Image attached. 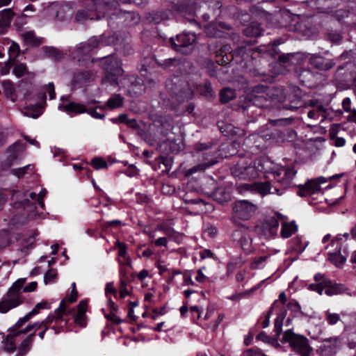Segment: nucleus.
<instances>
[{
	"instance_id": "obj_29",
	"label": "nucleus",
	"mask_w": 356,
	"mask_h": 356,
	"mask_svg": "<svg viewBox=\"0 0 356 356\" xmlns=\"http://www.w3.org/2000/svg\"><path fill=\"white\" fill-rule=\"evenodd\" d=\"M42 108L43 106L41 103H37L29 107L25 111L24 115L34 119L38 118L42 113Z\"/></svg>"
},
{
	"instance_id": "obj_64",
	"label": "nucleus",
	"mask_w": 356,
	"mask_h": 356,
	"mask_svg": "<svg viewBox=\"0 0 356 356\" xmlns=\"http://www.w3.org/2000/svg\"><path fill=\"white\" fill-rule=\"evenodd\" d=\"M200 256L202 259H204L207 258L214 257V254L213 252L208 249L204 250L200 252Z\"/></svg>"
},
{
	"instance_id": "obj_24",
	"label": "nucleus",
	"mask_w": 356,
	"mask_h": 356,
	"mask_svg": "<svg viewBox=\"0 0 356 356\" xmlns=\"http://www.w3.org/2000/svg\"><path fill=\"white\" fill-rule=\"evenodd\" d=\"M58 108L66 113L73 112L76 114L85 113L86 111V105L76 102H70L66 105L59 106Z\"/></svg>"
},
{
	"instance_id": "obj_25",
	"label": "nucleus",
	"mask_w": 356,
	"mask_h": 356,
	"mask_svg": "<svg viewBox=\"0 0 356 356\" xmlns=\"http://www.w3.org/2000/svg\"><path fill=\"white\" fill-rule=\"evenodd\" d=\"M108 72V74L102 79V84L106 90L111 91L118 86V79L117 77L118 74L113 72Z\"/></svg>"
},
{
	"instance_id": "obj_56",
	"label": "nucleus",
	"mask_w": 356,
	"mask_h": 356,
	"mask_svg": "<svg viewBox=\"0 0 356 356\" xmlns=\"http://www.w3.org/2000/svg\"><path fill=\"white\" fill-rule=\"evenodd\" d=\"M109 293H112V294H114V295H116L117 293V291L115 289V288L113 287V282H108L106 284V287H105V294L106 296L108 297V294Z\"/></svg>"
},
{
	"instance_id": "obj_22",
	"label": "nucleus",
	"mask_w": 356,
	"mask_h": 356,
	"mask_svg": "<svg viewBox=\"0 0 356 356\" xmlns=\"http://www.w3.org/2000/svg\"><path fill=\"white\" fill-rule=\"evenodd\" d=\"M115 247L118 249V256L123 259V261L120 259H118L119 264L120 265L129 266L131 264V259L127 254V245L120 241H116Z\"/></svg>"
},
{
	"instance_id": "obj_19",
	"label": "nucleus",
	"mask_w": 356,
	"mask_h": 356,
	"mask_svg": "<svg viewBox=\"0 0 356 356\" xmlns=\"http://www.w3.org/2000/svg\"><path fill=\"white\" fill-rule=\"evenodd\" d=\"M321 189L318 181L314 179L308 181L305 185L300 186L298 192L300 196H307L317 193Z\"/></svg>"
},
{
	"instance_id": "obj_43",
	"label": "nucleus",
	"mask_w": 356,
	"mask_h": 356,
	"mask_svg": "<svg viewBox=\"0 0 356 356\" xmlns=\"http://www.w3.org/2000/svg\"><path fill=\"white\" fill-rule=\"evenodd\" d=\"M293 248L298 252H302L305 248V244H302V240L301 237H296L291 240Z\"/></svg>"
},
{
	"instance_id": "obj_13",
	"label": "nucleus",
	"mask_w": 356,
	"mask_h": 356,
	"mask_svg": "<svg viewBox=\"0 0 356 356\" xmlns=\"http://www.w3.org/2000/svg\"><path fill=\"white\" fill-rule=\"evenodd\" d=\"M341 346V340L339 337H330L324 339L317 350V353L321 356H332L337 353Z\"/></svg>"
},
{
	"instance_id": "obj_3",
	"label": "nucleus",
	"mask_w": 356,
	"mask_h": 356,
	"mask_svg": "<svg viewBox=\"0 0 356 356\" xmlns=\"http://www.w3.org/2000/svg\"><path fill=\"white\" fill-rule=\"evenodd\" d=\"M118 2L115 0H92L91 5L86 10H79L76 14V21L83 22L85 20L99 19L111 14L112 10L117 9Z\"/></svg>"
},
{
	"instance_id": "obj_47",
	"label": "nucleus",
	"mask_w": 356,
	"mask_h": 356,
	"mask_svg": "<svg viewBox=\"0 0 356 356\" xmlns=\"http://www.w3.org/2000/svg\"><path fill=\"white\" fill-rule=\"evenodd\" d=\"M99 108V107L95 108H86V113L89 114L91 117L96 118V119H103L105 117L104 114L99 113L97 109Z\"/></svg>"
},
{
	"instance_id": "obj_35",
	"label": "nucleus",
	"mask_w": 356,
	"mask_h": 356,
	"mask_svg": "<svg viewBox=\"0 0 356 356\" xmlns=\"http://www.w3.org/2000/svg\"><path fill=\"white\" fill-rule=\"evenodd\" d=\"M245 170L246 165L241 163H237L231 168V172L233 176L239 179H244Z\"/></svg>"
},
{
	"instance_id": "obj_17",
	"label": "nucleus",
	"mask_w": 356,
	"mask_h": 356,
	"mask_svg": "<svg viewBox=\"0 0 356 356\" xmlns=\"http://www.w3.org/2000/svg\"><path fill=\"white\" fill-rule=\"evenodd\" d=\"M105 61L104 63V67L107 72H113L118 74L122 73V69L121 68V60L114 56H106L104 58Z\"/></svg>"
},
{
	"instance_id": "obj_37",
	"label": "nucleus",
	"mask_w": 356,
	"mask_h": 356,
	"mask_svg": "<svg viewBox=\"0 0 356 356\" xmlns=\"http://www.w3.org/2000/svg\"><path fill=\"white\" fill-rule=\"evenodd\" d=\"M30 319L29 318V316H26V314L24 317L20 318L17 321V323L10 328V332L11 333V334L15 336V332L19 331L22 329V327L24 325V324L26 323Z\"/></svg>"
},
{
	"instance_id": "obj_21",
	"label": "nucleus",
	"mask_w": 356,
	"mask_h": 356,
	"mask_svg": "<svg viewBox=\"0 0 356 356\" xmlns=\"http://www.w3.org/2000/svg\"><path fill=\"white\" fill-rule=\"evenodd\" d=\"M124 98L119 94L113 95L104 105L99 106V109L105 110L106 108L113 110L122 107Z\"/></svg>"
},
{
	"instance_id": "obj_36",
	"label": "nucleus",
	"mask_w": 356,
	"mask_h": 356,
	"mask_svg": "<svg viewBox=\"0 0 356 356\" xmlns=\"http://www.w3.org/2000/svg\"><path fill=\"white\" fill-rule=\"evenodd\" d=\"M16 337L17 336H13V334H11L10 332L7 335L6 339L3 341V349L6 351L10 353L15 350V345L14 342V338Z\"/></svg>"
},
{
	"instance_id": "obj_5",
	"label": "nucleus",
	"mask_w": 356,
	"mask_h": 356,
	"mask_svg": "<svg viewBox=\"0 0 356 356\" xmlns=\"http://www.w3.org/2000/svg\"><path fill=\"white\" fill-rule=\"evenodd\" d=\"M282 341L288 343L293 350L301 356L311 355L312 348L309 344V340L302 335L294 333L290 329L285 331Z\"/></svg>"
},
{
	"instance_id": "obj_1",
	"label": "nucleus",
	"mask_w": 356,
	"mask_h": 356,
	"mask_svg": "<svg viewBox=\"0 0 356 356\" xmlns=\"http://www.w3.org/2000/svg\"><path fill=\"white\" fill-rule=\"evenodd\" d=\"M273 163L266 158H259L254 161L253 163L246 165V170L244 179H254L260 177L266 173H271L274 176L275 181L283 185L284 188H287L296 172L292 168L280 167L276 170L271 169Z\"/></svg>"
},
{
	"instance_id": "obj_48",
	"label": "nucleus",
	"mask_w": 356,
	"mask_h": 356,
	"mask_svg": "<svg viewBox=\"0 0 356 356\" xmlns=\"http://www.w3.org/2000/svg\"><path fill=\"white\" fill-rule=\"evenodd\" d=\"M268 258V255L261 256L258 258H255L254 260L252 266L254 268H259L262 267V264L267 260Z\"/></svg>"
},
{
	"instance_id": "obj_53",
	"label": "nucleus",
	"mask_w": 356,
	"mask_h": 356,
	"mask_svg": "<svg viewBox=\"0 0 356 356\" xmlns=\"http://www.w3.org/2000/svg\"><path fill=\"white\" fill-rule=\"evenodd\" d=\"M45 90H46L47 92H48V94L49 95V99H53L55 98L54 85V83L52 82L51 83H49L45 86Z\"/></svg>"
},
{
	"instance_id": "obj_55",
	"label": "nucleus",
	"mask_w": 356,
	"mask_h": 356,
	"mask_svg": "<svg viewBox=\"0 0 356 356\" xmlns=\"http://www.w3.org/2000/svg\"><path fill=\"white\" fill-rule=\"evenodd\" d=\"M165 312L166 311L164 307L154 309L152 311V318L154 320H156L157 319L158 316L165 314Z\"/></svg>"
},
{
	"instance_id": "obj_59",
	"label": "nucleus",
	"mask_w": 356,
	"mask_h": 356,
	"mask_svg": "<svg viewBox=\"0 0 356 356\" xmlns=\"http://www.w3.org/2000/svg\"><path fill=\"white\" fill-rule=\"evenodd\" d=\"M120 292L121 298H124L129 294V291L126 286V282L124 280H121L120 282Z\"/></svg>"
},
{
	"instance_id": "obj_63",
	"label": "nucleus",
	"mask_w": 356,
	"mask_h": 356,
	"mask_svg": "<svg viewBox=\"0 0 356 356\" xmlns=\"http://www.w3.org/2000/svg\"><path fill=\"white\" fill-rule=\"evenodd\" d=\"M77 295H78V292L76 291V284L74 282H73L72 284V292H71V295L69 298V300L70 302H73L74 301H76V298H77Z\"/></svg>"
},
{
	"instance_id": "obj_50",
	"label": "nucleus",
	"mask_w": 356,
	"mask_h": 356,
	"mask_svg": "<svg viewBox=\"0 0 356 356\" xmlns=\"http://www.w3.org/2000/svg\"><path fill=\"white\" fill-rule=\"evenodd\" d=\"M322 283L311 284L309 285L308 289L311 291H316L318 294L322 295L325 287L322 285Z\"/></svg>"
},
{
	"instance_id": "obj_9",
	"label": "nucleus",
	"mask_w": 356,
	"mask_h": 356,
	"mask_svg": "<svg viewBox=\"0 0 356 356\" xmlns=\"http://www.w3.org/2000/svg\"><path fill=\"white\" fill-rule=\"evenodd\" d=\"M282 218L283 216L278 213L268 216L264 222L256 227L257 233L266 238L274 237L277 234L279 220Z\"/></svg>"
},
{
	"instance_id": "obj_57",
	"label": "nucleus",
	"mask_w": 356,
	"mask_h": 356,
	"mask_svg": "<svg viewBox=\"0 0 356 356\" xmlns=\"http://www.w3.org/2000/svg\"><path fill=\"white\" fill-rule=\"evenodd\" d=\"M342 37L337 33H330L328 34V39L333 43H339Z\"/></svg>"
},
{
	"instance_id": "obj_39",
	"label": "nucleus",
	"mask_w": 356,
	"mask_h": 356,
	"mask_svg": "<svg viewBox=\"0 0 356 356\" xmlns=\"http://www.w3.org/2000/svg\"><path fill=\"white\" fill-rule=\"evenodd\" d=\"M325 320L329 325H333L340 321V316L338 314L327 311L325 312Z\"/></svg>"
},
{
	"instance_id": "obj_33",
	"label": "nucleus",
	"mask_w": 356,
	"mask_h": 356,
	"mask_svg": "<svg viewBox=\"0 0 356 356\" xmlns=\"http://www.w3.org/2000/svg\"><path fill=\"white\" fill-rule=\"evenodd\" d=\"M220 96L222 103H227L236 97V92L234 90L226 88L221 90Z\"/></svg>"
},
{
	"instance_id": "obj_31",
	"label": "nucleus",
	"mask_w": 356,
	"mask_h": 356,
	"mask_svg": "<svg viewBox=\"0 0 356 356\" xmlns=\"http://www.w3.org/2000/svg\"><path fill=\"white\" fill-rule=\"evenodd\" d=\"M197 91L207 97H211L213 95L211 85L209 81H205L203 84L197 86Z\"/></svg>"
},
{
	"instance_id": "obj_27",
	"label": "nucleus",
	"mask_w": 356,
	"mask_h": 356,
	"mask_svg": "<svg viewBox=\"0 0 356 356\" xmlns=\"http://www.w3.org/2000/svg\"><path fill=\"white\" fill-rule=\"evenodd\" d=\"M298 230V226L295 222H285L282 225L281 236L284 238H289Z\"/></svg>"
},
{
	"instance_id": "obj_44",
	"label": "nucleus",
	"mask_w": 356,
	"mask_h": 356,
	"mask_svg": "<svg viewBox=\"0 0 356 356\" xmlns=\"http://www.w3.org/2000/svg\"><path fill=\"white\" fill-rule=\"evenodd\" d=\"M23 38L25 42L34 44L37 43V38L34 31H27L23 34Z\"/></svg>"
},
{
	"instance_id": "obj_58",
	"label": "nucleus",
	"mask_w": 356,
	"mask_h": 356,
	"mask_svg": "<svg viewBox=\"0 0 356 356\" xmlns=\"http://www.w3.org/2000/svg\"><path fill=\"white\" fill-rule=\"evenodd\" d=\"M84 318H85V314H81V313L77 312L75 316V318H74V322L76 324L80 325L81 326H84L85 325Z\"/></svg>"
},
{
	"instance_id": "obj_10",
	"label": "nucleus",
	"mask_w": 356,
	"mask_h": 356,
	"mask_svg": "<svg viewBox=\"0 0 356 356\" xmlns=\"http://www.w3.org/2000/svg\"><path fill=\"white\" fill-rule=\"evenodd\" d=\"M234 218L242 220H249L255 213L257 206L248 200L235 201L232 205Z\"/></svg>"
},
{
	"instance_id": "obj_11",
	"label": "nucleus",
	"mask_w": 356,
	"mask_h": 356,
	"mask_svg": "<svg viewBox=\"0 0 356 356\" xmlns=\"http://www.w3.org/2000/svg\"><path fill=\"white\" fill-rule=\"evenodd\" d=\"M196 39L195 35L191 33H183L176 38H171L170 42L172 48L183 54H188L192 50V46Z\"/></svg>"
},
{
	"instance_id": "obj_4",
	"label": "nucleus",
	"mask_w": 356,
	"mask_h": 356,
	"mask_svg": "<svg viewBox=\"0 0 356 356\" xmlns=\"http://www.w3.org/2000/svg\"><path fill=\"white\" fill-rule=\"evenodd\" d=\"M212 145L213 143H198L195 145L194 149L197 156L202 157V163L188 169L187 170V175H191L198 171H204L218 163L217 152L211 149Z\"/></svg>"
},
{
	"instance_id": "obj_7",
	"label": "nucleus",
	"mask_w": 356,
	"mask_h": 356,
	"mask_svg": "<svg viewBox=\"0 0 356 356\" xmlns=\"http://www.w3.org/2000/svg\"><path fill=\"white\" fill-rule=\"evenodd\" d=\"M341 236V235H339L325 248L330 249L328 251V259L337 267L341 266L346 262L348 256L346 246L343 245Z\"/></svg>"
},
{
	"instance_id": "obj_15",
	"label": "nucleus",
	"mask_w": 356,
	"mask_h": 356,
	"mask_svg": "<svg viewBox=\"0 0 356 356\" xmlns=\"http://www.w3.org/2000/svg\"><path fill=\"white\" fill-rule=\"evenodd\" d=\"M308 60L311 65L323 71L332 69L336 64L333 59L325 58L317 54H311Z\"/></svg>"
},
{
	"instance_id": "obj_61",
	"label": "nucleus",
	"mask_w": 356,
	"mask_h": 356,
	"mask_svg": "<svg viewBox=\"0 0 356 356\" xmlns=\"http://www.w3.org/2000/svg\"><path fill=\"white\" fill-rule=\"evenodd\" d=\"M293 54H282L279 56V62L283 64L289 63L291 58L293 57Z\"/></svg>"
},
{
	"instance_id": "obj_60",
	"label": "nucleus",
	"mask_w": 356,
	"mask_h": 356,
	"mask_svg": "<svg viewBox=\"0 0 356 356\" xmlns=\"http://www.w3.org/2000/svg\"><path fill=\"white\" fill-rule=\"evenodd\" d=\"M205 268L203 267L202 268H200L197 272V276L195 277V280L198 282H204L208 280V277H207L202 273V269H204Z\"/></svg>"
},
{
	"instance_id": "obj_26",
	"label": "nucleus",
	"mask_w": 356,
	"mask_h": 356,
	"mask_svg": "<svg viewBox=\"0 0 356 356\" xmlns=\"http://www.w3.org/2000/svg\"><path fill=\"white\" fill-rule=\"evenodd\" d=\"M34 333H31L21 343L16 356H24L31 349L33 342Z\"/></svg>"
},
{
	"instance_id": "obj_32",
	"label": "nucleus",
	"mask_w": 356,
	"mask_h": 356,
	"mask_svg": "<svg viewBox=\"0 0 356 356\" xmlns=\"http://www.w3.org/2000/svg\"><path fill=\"white\" fill-rule=\"evenodd\" d=\"M213 197L214 199L220 202V204H223L225 202H228L230 200L229 193H227L223 188H218L213 194Z\"/></svg>"
},
{
	"instance_id": "obj_2",
	"label": "nucleus",
	"mask_w": 356,
	"mask_h": 356,
	"mask_svg": "<svg viewBox=\"0 0 356 356\" xmlns=\"http://www.w3.org/2000/svg\"><path fill=\"white\" fill-rule=\"evenodd\" d=\"M26 278H19L12 284L0 301V313H7L9 310L22 304L24 298L21 295L22 291L29 293L36 289L38 286L36 282H31L26 286H24Z\"/></svg>"
},
{
	"instance_id": "obj_28",
	"label": "nucleus",
	"mask_w": 356,
	"mask_h": 356,
	"mask_svg": "<svg viewBox=\"0 0 356 356\" xmlns=\"http://www.w3.org/2000/svg\"><path fill=\"white\" fill-rule=\"evenodd\" d=\"M15 13L11 8L3 9L1 11L0 26L7 27L10 25Z\"/></svg>"
},
{
	"instance_id": "obj_49",
	"label": "nucleus",
	"mask_w": 356,
	"mask_h": 356,
	"mask_svg": "<svg viewBox=\"0 0 356 356\" xmlns=\"http://www.w3.org/2000/svg\"><path fill=\"white\" fill-rule=\"evenodd\" d=\"M293 121L292 118H280L274 120V124L276 126H288Z\"/></svg>"
},
{
	"instance_id": "obj_41",
	"label": "nucleus",
	"mask_w": 356,
	"mask_h": 356,
	"mask_svg": "<svg viewBox=\"0 0 356 356\" xmlns=\"http://www.w3.org/2000/svg\"><path fill=\"white\" fill-rule=\"evenodd\" d=\"M33 169V166L29 164L22 168L13 169L12 173L19 178L24 176L28 170H32Z\"/></svg>"
},
{
	"instance_id": "obj_30",
	"label": "nucleus",
	"mask_w": 356,
	"mask_h": 356,
	"mask_svg": "<svg viewBox=\"0 0 356 356\" xmlns=\"http://www.w3.org/2000/svg\"><path fill=\"white\" fill-rule=\"evenodd\" d=\"M25 148V145L19 141L15 142L12 146H10L8 149V152L10 154V157L11 160H14L17 159L19 154L24 150Z\"/></svg>"
},
{
	"instance_id": "obj_40",
	"label": "nucleus",
	"mask_w": 356,
	"mask_h": 356,
	"mask_svg": "<svg viewBox=\"0 0 356 356\" xmlns=\"http://www.w3.org/2000/svg\"><path fill=\"white\" fill-rule=\"evenodd\" d=\"M286 312H283L280 314L275 322V332H276V335L279 337L282 332V327L283 324V320L285 317Z\"/></svg>"
},
{
	"instance_id": "obj_54",
	"label": "nucleus",
	"mask_w": 356,
	"mask_h": 356,
	"mask_svg": "<svg viewBox=\"0 0 356 356\" xmlns=\"http://www.w3.org/2000/svg\"><path fill=\"white\" fill-rule=\"evenodd\" d=\"M125 175H127L129 177H135L138 175V170L136 169V168L131 165L124 172Z\"/></svg>"
},
{
	"instance_id": "obj_23",
	"label": "nucleus",
	"mask_w": 356,
	"mask_h": 356,
	"mask_svg": "<svg viewBox=\"0 0 356 356\" xmlns=\"http://www.w3.org/2000/svg\"><path fill=\"white\" fill-rule=\"evenodd\" d=\"M13 71L17 77L24 76V80L28 82L32 81L35 78V74L28 72L26 65L23 63L15 65Z\"/></svg>"
},
{
	"instance_id": "obj_38",
	"label": "nucleus",
	"mask_w": 356,
	"mask_h": 356,
	"mask_svg": "<svg viewBox=\"0 0 356 356\" xmlns=\"http://www.w3.org/2000/svg\"><path fill=\"white\" fill-rule=\"evenodd\" d=\"M159 65L163 68H166L170 66H176L179 64V60L176 58H166L162 60H156Z\"/></svg>"
},
{
	"instance_id": "obj_8",
	"label": "nucleus",
	"mask_w": 356,
	"mask_h": 356,
	"mask_svg": "<svg viewBox=\"0 0 356 356\" xmlns=\"http://www.w3.org/2000/svg\"><path fill=\"white\" fill-rule=\"evenodd\" d=\"M105 45L102 38L92 37L88 41L80 43L72 53V56L78 61L84 60L86 57L94 49Z\"/></svg>"
},
{
	"instance_id": "obj_12",
	"label": "nucleus",
	"mask_w": 356,
	"mask_h": 356,
	"mask_svg": "<svg viewBox=\"0 0 356 356\" xmlns=\"http://www.w3.org/2000/svg\"><path fill=\"white\" fill-rule=\"evenodd\" d=\"M279 184L282 186V188H280L277 186L273 185L270 182L268 181H265L263 183H254L250 184H241L239 186L238 188L241 193L245 190L252 191H257L262 195H266L270 193L281 195L282 194V189H285L286 188H284L283 185H282L280 183Z\"/></svg>"
},
{
	"instance_id": "obj_51",
	"label": "nucleus",
	"mask_w": 356,
	"mask_h": 356,
	"mask_svg": "<svg viewBox=\"0 0 356 356\" xmlns=\"http://www.w3.org/2000/svg\"><path fill=\"white\" fill-rule=\"evenodd\" d=\"M47 193V190L45 188H42L40 191V192L38 194V204L42 209H43L44 207L43 199L46 195Z\"/></svg>"
},
{
	"instance_id": "obj_52",
	"label": "nucleus",
	"mask_w": 356,
	"mask_h": 356,
	"mask_svg": "<svg viewBox=\"0 0 356 356\" xmlns=\"http://www.w3.org/2000/svg\"><path fill=\"white\" fill-rule=\"evenodd\" d=\"M288 309H291L294 312H299L300 311V305L296 300H291L287 304Z\"/></svg>"
},
{
	"instance_id": "obj_34",
	"label": "nucleus",
	"mask_w": 356,
	"mask_h": 356,
	"mask_svg": "<svg viewBox=\"0 0 356 356\" xmlns=\"http://www.w3.org/2000/svg\"><path fill=\"white\" fill-rule=\"evenodd\" d=\"M172 93L177 97L179 101H184L192 98L193 90L191 88L187 87L184 90H180L178 92H172Z\"/></svg>"
},
{
	"instance_id": "obj_14",
	"label": "nucleus",
	"mask_w": 356,
	"mask_h": 356,
	"mask_svg": "<svg viewBox=\"0 0 356 356\" xmlns=\"http://www.w3.org/2000/svg\"><path fill=\"white\" fill-rule=\"evenodd\" d=\"M233 236L235 240L238 241L242 249L246 253L252 252V238L247 227L243 226L241 229H236L234 231Z\"/></svg>"
},
{
	"instance_id": "obj_46",
	"label": "nucleus",
	"mask_w": 356,
	"mask_h": 356,
	"mask_svg": "<svg viewBox=\"0 0 356 356\" xmlns=\"http://www.w3.org/2000/svg\"><path fill=\"white\" fill-rule=\"evenodd\" d=\"M243 356H267L259 348H250L243 352Z\"/></svg>"
},
{
	"instance_id": "obj_6",
	"label": "nucleus",
	"mask_w": 356,
	"mask_h": 356,
	"mask_svg": "<svg viewBox=\"0 0 356 356\" xmlns=\"http://www.w3.org/2000/svg\"><path fill=\"white\" fill-rule=\"evenodd\" d=\"M65 300H62L58 308L56 309L53 314H49L45 319L42 321L44 330L47 331L51 328L54 330L55 334H58L63 331V327L66 325L67 322L63 319L65 314Z\"/></svg>"
},
{
	"instance_id": "obj_62",
	"label": "nucleus",
	"mask_w": 356,
	"mask_h": 356,
	"mask_svg": "<svg viewBox=\"0 0 356 356\" xmlns=\"http://www.w3.org/2000/svg\"><path fill=\"white\" fill-rule=\"evenodd\" d=\"M105 317L109 320V321H111L113 323H121V320L117 316V315L113 313V312H111L109 314H106L105 315Z\"/></svg>"
},
{
	"instance_id": "obj_45",
	"label": "nucleus",
	"mask_w": 356,
	"mask_h": 356,
	"mask_svg": "<svg viewBox=\"0 0 356 356\" xmlns=\"http://www.w3.org/2000/svg\"><path fill=\"white\" fill-rule=\"evenodd\" d=\"M57 277V272L55 269H50L44 276V282L45 284L51 283Z\"/></svg>"
},
{
	"instance_id": "obj_18",
	"label": "nucleus",
	"mask_w": 356,
	"mask_h": 356,
	"mask_svg": "<svg viewBox=\"0 0 356 356\" xmlns=\"http://www.w3.org/2000/svg\"><path fill=\"white\" fill-rule=\"evenodd\" d=\"M131 84L128 87V92L131 96H138L145 91L143 81L140 78L131 76L129 77Z\"/></svg>"
},
{
	"instance_id": "obj_20",
	"label": "nucleus",
	"mask_w": 356,
	"mask_h": 356,
	"mask_svg": "<svg viewBox=\"0 0 356 356\" xmlns=\"http://www.w3.org/2000/svg\"><path fill=\"white\" fill-rule=\"evenodd\" d=\"M324 284H325L324 286L325 293L329 296L339 295L346 291V288L343 284L332 283L330 280H329V281H325Z\"/></svg>"
},
{
	"instance_id": "obj_42",
	"label": "nucleus",
	"mask_w": 356,
	"mask_h": 356,
	"mask_svg": "<svg viewBox=\"0 0 356 356\" xmlns=\"http://www.w3.org/2000/svg\"><path fill=\"white\" fill-rule=\"evenodd\" d=\"M91 165L95 170H100L107 168V163L100 157H96L92 159Z\"/></svg>"
},
{
	"instance_id": "obj_16",
	"label": "nucleus",
	"mask_w": 356,
	"mask_h": 356,
	"mask_svg": "<svg viewBox=\"0 0 356 356\" xmlns=\"http://www.w3.org/2000/svg\"><path fill=\"white\" fill-rule=\"evenodd\" d=\"M95 79V76L93 73L88 70L79 71L74 73L72 79V85L74 87L81 88L93 81Z\"/></svg>"
}]
</instances>
